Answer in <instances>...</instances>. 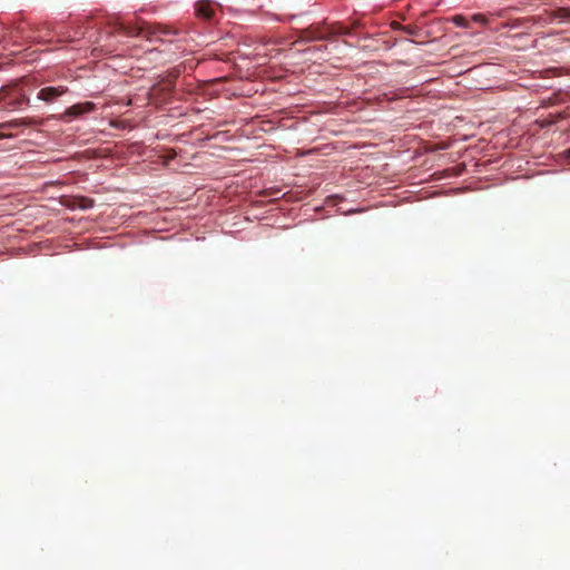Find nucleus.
Wrapping results in <instances>:
<instances>
[{"mask_svg": "<svg viewBox=\"0 0 570 570\" xmlns=\"http://www.w3.org/2000/svg\"><path fill=\"white\" fill-rule=\"evenodd\" d=\"M538 18L531 17V18H522L517 19L512 23V28H528L530 23H534Z\"/></svg>", "mask_w": 570, "mask_h": 570, "instance_id": "5", "label": "nucleus"}, {"mask_svg": "<svg viewBox=\"0 0 570 570\" xmlns=\"http://www.w3.org/2000/svg\"><path fill=\"white\" fill-rule=\"evenodd\" d=\"M569 154H570V149H569Z\"/></svg>", "mask_w": 570, "mask_h": 570, "instance_id": "11", "label": "nucleus"}, {"mask_svg": "<svg viewBox=\"0 0 570 570\" xmlns=\"http://www.w3.org/2000/svg\"><path fill=\"white\" fill-rule=\"evenodd\" d=\"M92 204H94V202L91 199L83 198L80 206L82 208H90V207H92Z\"/></svg>", "mask_w": 570, "mask_h": 570, "instance_id": "10", "label": "nucleus"}, {"mask_svg": "<svg viewBox=\"0 0 570 570\" xmlns=\"http://www.w3.org/2000/svg\"><path fill=\"white\" fill-rule=\"evenodd\" d=\"M96 109V105L91 101L79 102L72 105L68 109H66L63 116L65 117H79L85 114L92 112Z\"/></svg>", "mask_w": 570, "mask_h": 570, "instance_id": "3", "label": "nucleus"}, {"mask_svg": "<svg viewBox=\"0 0 570 570\" xmlns=\"http://www.w3.org/2000/svg\"><path fill=\"white\" fill-rule=\"evenodd\" d=\"M452 22L456 26V27H461V28H470V23L469 21L466 20V18L462 14H456V16H453L452 17Z\"/></svg>", "mask_w": 570, "mask_h": 570, "instance_id": "7", "label": "nucleus"}, {"mask_svg": "<svg viewBox=\"0 0 570 570\" xmlns=\"http://www.w3.org/2000/svg\"><path fill=\"white\" fill-rule=\"evenodd\" d=\"M553 17L558 19L570 20V8H559L553 12Z\"/></svg>", "mask_w": 570, "mask_h": 570, "instance_id": "8", "label": "nucleus"}, {"mask_svg": "<svg viewBox=\"0 0 570 570\" xmlns=\"http://www.w3.org/2000/svg\"><path fill=\"white\" fill-rule=\"evenodd\" d=\"M41 124H42L41 119L21 118V119H14V120L2 122L0 125V128L14 129V128L29 127V126H36V125H41Z\"/></svg>", "mask_w": 570, "mask_h": 570, "instance_id": "4", "label": "nucleus"}, {"mask_svg": "<svg viewBox=\"0 0 570 570\" xmlns=\"http://www.w3.org/2000/svg\"><path fill=\"white\" fill-rule=\"evenodd\" d=\"M68 91L69 89L66 86L45 87L38 91L37 98L47 104H52Z\"/></svg>", "mask_w": 570, "mask_h": 570, "instance_id": "1", "label": "nucleus"}, {"mask_svg": "<svg viewBox=\"0 0 570 570\" xmlns=\"http://www.w3.org/2000/svg\"><path fill=\"white\" fill-rule=\"evenodd\" d=\"M566 116L562 112L556 114V115H549L546 119L542 120L541 126H550L552 124H556L559 119H563Z\"/></svg>", "mask_w": 570, "mask_h": 570, "instance_id": "6", "label": "nucleus"}, {"mask_svg": "<svg viewBox=\"0 0 570 570\" xmlns=\"http://www.w3.org/2000/svg\"><path fill=\"white\" fill-rule=\"evenodd\" d=\"M472 21L476 22V23H480V24H487L488 23V18L487 16L482 14V13H475L471 17Z\"/></svg>", "mask_w": 570, "mask_h": 570, "instance_id": "9", "label": "nucleus"}, {"mask_svg": "<svg viewBox=\"0 0 570 570\" xmlns=\"http://www.w3.org/2000/svg\"><path fill=\"white\" fill-rule=\"evenodd\" d=\"M195 12L197 17L210 21L215 17V4L210 0H199L195 4Z\"/></svg>", "mask_w": 570, "mask_h": 570, "instance_id": "2", "label": "nucleus"}]
</instances>
